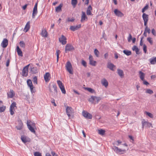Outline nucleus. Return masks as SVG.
I'll use <instances>...</instances> for the list:
<instances>
[{"label":"nucleus","mask_w":156,"mask_h":156,"mask_svg":"<svg viewBox=\"0 0 156 156\" xmlns=\"http://www.w3.org/2000/svg\"><path fill=\"white\" fill-rule=\"evenodd\" d=\"M27 125L29 130L32 133H35V131L34 130L33 127L35 126V124L33 123L30 121H27Z\"/></svg>","instance_id":"f257e3e1"},{"label":"nucleus","mask_w":156,"mask_h":156,"mask_svg":"<svg viewBox=\"0 0 156 156\" xmlns=\"http://www.w3.org/2000/svg\"><path fill=\"white\" fill-rule=\"evenodd\" d=\"M66 67L67 71L71 74H73V71L72 70L73 68L72 65L71 63L69 61H68L67 62Z\"/></svg>","instance_id":"f03ea898"},{"label":"nucleus","mask_w":156,"mask_h":156,"mask_svg":"<svg viewBox=\"0 0 156 156\" xmlns=\"http://www.w3.org/2000/svg\"><path fill=\"white\" fill-rule=\"evenodd\" d=\"M30 64L25 66L23 69L22 72V75L23 76L26 77L28 75V67Z\"/></svg>","instance_id":"7ed1b4c3"},{"label":"nucleus","mask_w":156,"mask_h":156,"mask_svg":"<svg viewBox=\"0 0 156 156\" xmlns=\"http://www.w3.org/2000/svg\"><path fill=\"white\" fill-rule=\"evenodd\" d=\"M151 125L152 124L151 123H150L146 121L144 119L142 121V126L143 129L144 127L149 128Z\"/></svg>","instance_id":"20e7f679"},{"label":"nucleus","mask_w":156,"mask_h":156,"mask_svg":"<svg viewBox=\"0 0 156 156\" xmlns=\"http://www.w3.org/2000/svg\"><path fill=\"white\" fill-rule=\"evenodd\" d=\"M82 115L85 118L88 119H91L92 117L91 114L85 111H83Z\"/></svg>","instance_id":"39448f33"},{"label":"nucleus","mask_w":156,"mask_h":156,"mask_svg":"<svg viewBox=\"0 0 156 156\" xmlns=\"http://www.w3.org/2000/svg\"><path fill=\"white\" fill-rule=\"evenodd\" d=\"M74 50V48L70 44H67L65 47V52L66 53L68 51H70Z\"/></svg>","instance_id":"423d86ee"},{"label":"nucleus","mask_w":156,"mask_h":156,"mask_svg":"<svg viewBox=\"0 0 156 156\" xmlns=\"http://www.w3.org/2000/svg\"><path fill=\"white\" fill-rule=\"evenodd\" d=\"M112 149L117 154H122V151H125L126 150L125 149L121 150L116 146H113L112 147Z\"/></svg>","instance_id":"0eeeda50"},{"label":"nucleus","mask_w":156,"mask_h":156,"mask_svg":"<svg viewBox=\"0 0 156 156\" xmlns=\"http://www.w3.org/2000/svg\"><path fill=\"white\" fill-rule=\"evenodd\" d=\"M59 41L63 45L66 44L67 43L66 38L63 35H62L61 37L59 38Z\"/></svg>","instance_id":"6e6552de"},{"label":"nucleus","mask_w":156,"mask_h":156,"mask_svg":"<svg viewBox=\"0 0 156 156\" xmlns=\"http://www.w3.org/2000/svg\"><path fill=\"white\" fill-rule=\"evenodd\" d=\"M114 12L115 15L118 16L122 17L124 16L123 14L118 9H115Z\"/></svg>","instance_id":"1a4fd4ad"},{"label":"nucleus","mask_w":156,"mask_h":156,"mask_svg":"<svg viewBox=\"0 0 156 156\" xmlns=\"http://www.w3.org/2000/svg\"><path fill=\"white\" fill-rule=\"evenodd\" d=\"M81 24H79L75 26H70V27L69 29L72 31H74L75 30H78L81 27Z\"/></svg>","instance_id":"9d476101"},{"label":"nucleus","mask_w":156,"mask_h":156,"mask_svg":"<svg viewBox=\"0 0 156 156\" xmlns=\"http://www.w3.org/2000/svg\"><path fill=\"white\" fill-rule=\"evenodd\" d=\"M21 139L22 142L24 143L29 142H30V138L27 137L26 136H21Z\"/></svg>","instance_id":"9b49d317"},{"label":"nucleus","mask_w":156,"mask_h":156,"mask_svg":"<svg viewBox=\"0 0 156 156\" xmlns=\"http://www.w3.org/2000/svg\"><path fill=\"white\" fill-rule=\"evenodd\" d=\"M8 45V40L6 38H4L1 43V45L3 48H6Z\"/></svg>","instance_id":"f8f14e48"},{"label":"nucleus","mask_w":156,"mask_h":156,"mask_svg":"<svg viewBox=\"0 0 156 156\" xmlns=\"http://www.w3.org/2000/svg\"><path fill=\"white\" fill-rule=\"evenodd\" d=\"M7 94L8 98H12L15 96V93L13 90H10Z\"/></svg>","instance_id":"ddd939ff"},{"label":"nucleus","mask_w":156,"mask_h":156,"mask_svg":"<svg viewBox=\"0 0 156 156\" xmlns=\"http://www.w3.org/2000/svg\"><path fill=\"white\" fill-rule=\"evenodd\" d=\"M72 108L70 107L67 106L66 108V113L69 117L70 116V114L72 113Z\"/></svg>","instance_id":"4468645a"},{"label":"nucleus","mask_w":156,"mask_h":156,"mask_svg":"<svg viewBox=\"0 0 156 156\" xmlns=\"http://www.w3.org/2000/svg\"><path fill=\"white\" fill-rule=\"evenodd\" d=\"M18 125L16 126V128L18 130H20L23 128V123L21 120H19L18 121Z\"/></svg>","instance_id":"2eb2a0df"},{"label":"nucleus","mask_w":156,"mask_h":156,"mask_svg":"<svg viewBox=\"0 0 156 156\" xmlns=\"http://www.w3.org/2000/svg\"><path fill=\"white\" fill-rule=\"evenodd\" d=\"M44 79L46 82H48L50 80V75L49 73H46L44 75Z\"/></svg>","instance_id":"dca6fc26"},{"label":"nucleus","mask_w":156,"mask_h":156,"mask_svg":"<svg viewBox=\"0 0 156 156\" xmlns=\"http://www.w3.org/2000/svg\"><path fill=\"white\" fill-rule=\"evenodd\" d=\"M82 15L81 17V22H82L83 21L85 20L86 19L87 20V17L86 16L85 13L84 12H82Z\"/></svg>","instance_id":"f3484780"},{"label":"nucleus","mask_w":156,"mask_h":156,"mask_svg":"<svg viewBox=\"0 0 156 156\" xmlns=\"http://www.w3.org/2000/svg\"><path fill=\"white\" fill-rule=\"evenodd\" d=\"M92 10V7L90 5L88 7L87 10V15H92L93 14L91 13V11Z\"/></svg>","instance_id":"a211bd4d"},{"label":"nucleus","mask_w":156,"mask_h":156,"mask_svg":"<svg viewBox=\"0 0 156 156\" xmlns=\"http://www.w3.org/2000/svg\"><path fill=\"white\" fill-rule=\"evenodd\" d=\"M117 73L119 75L121 78H122L124 77V73L123 71L119 69H117Z\"/></svg>","instance_id":"6ab92c4d"},{"label":"nucleus","mask_w":156,"mask_h":156,"mask_svg":"<svg viewBox=\"0 0 156 156\" xmlns=\"http://www.w3.org/2000/svg\"><path fill=\"white\" fill-rule=\"evenodd\" d=\"M101 83L103 86L106 87L108 86V82L105 79H104L101 81Z\"/></svg>","instance_id":"aec40b11"},{"label":"nucleus","mask_w":156,"mask_h":156,"mask_svg":"<svg viewBox=\"0 0 156 156\" xmlns=\"http://www.w3.org/2000/svg\"><path fill=\"white\" fill-rule=\"evenodd\" d=\"M115 67V66L111 63H108V64L107 67L111 70L114 71L113 68Z\"/></svg>","instance_id":"412c9836"},{"label":"nucleus","mask_w":156,"mask_h":156,"mask_svg":"<svg viewBox=\"0 0 156 156\" xmlns=\"http://www.w3.org/2000/svg\"><path fill=\"white\" fill-rule=\"evenodd\" d=\"M16 51L19 56L21 57L23 56L22 52L18 46L16 47Z\"/></svg>","instance_id":"4be33fe9"},{"label":"nucleus","mask_w":156,"mask_h":156,"mask_svg":"<svg viewBox=\"0 0 156 156\" xmlns=\"http://www.w3.org/2000/svg\"><path fill=\"white\" fill-rule=\"evenodd\" d=\"M63 4L61 3L59 6L55 8V11L56 12H60L62 11V7Z\"/></svg>","instance_id":"5701e85b"},{"label":"nucleus","mask_w":156,"mask_h":156,"mask_svg":"<svg viewBox=\"0 0 156 156\" xmlns=\"http://www.w3.org/2000/svg\"><path fill=\"white\" fill-rule=\"evenodd\" d=\"M132 49L133 51H135L136 54L138 55L139 54L140 49L136 46L135 45L134 46L132 47Z\"/></svg>","instance_id":"b1692460"},{"label":"nucleus","mask_w":156,"mask_h":156,"mask_svg":"<svg viewBox=\"0 0 156 156\" xmlns=\"http://www.w3.org/2000/svg\"><path fill=\"white\" fill-rule=\"evenodd\" d=\"M151 64L154 65L156 64V57H153L149 59Z\"/></svg>","instance_id":"393cba45"},{"label":"nucleus","mask_w":156,"mask_h":156,"mask_svg":"<svg viewBox=\"0 0 156 156\" xmlns=\"http://www.w3.org/2000/svg\"><path fill=\"white\" fill-rule=\"evenodd\" d=\"M37 13V8H34L33 13L32 15V17L33 18H34L35 16L36 15Z\"/></svg>","instance_id":"a878e982"},{"label":"nucleus","mask_w":156,"mask_h":156,"mask_svg":"<svg viewBox=\"0 0 156 156\" xmlns=\"http://www.w3.org/2000/svg\"><path fill=\"white\" fill-rule=\"evenodd\" d=\"M41 36L44 37H46L48 36L47 32L45 30H42L41 33Z\"/></svg>","instance_id":"bb28decb"},{"label":"nucleus","mask_w":156,"mask_h":156,"mask_svg":"<svg viewBox=\"0 0 156 156\" xmlns=\"http://www.w3.org/2000/svg\"><path fill=\"white\" fill-rule=\"evenodd\" d=\"M142 17L144 21H148V15L145 13H143L142 15Z\"/></svg>","instance_id":"cd10ccee"},{"label":"nucleus","mask_w":156,"mask_h":156,"mask_svg":"<svg viewBox=\"0 0 156 156\" xmlns=\"http://www.w3.org/2000/svg\"><path fill=\"white\" fill-rule=\"evenodd\" d=\"M31 72L33 74H35L38 72L37 68L36 67L31 68Z\"/></svg>","instance_id":"c85d7f7f"},{"label":"nucleus","mask_w":156,"mask_h":156,"mask_svg":"<svg viewBox=\"0 0 156 156\" xmlns=\"http://www.w3.org/2000/svg\"><path fill=\"white\" fill-rule=\"evenodd\" d=\"M139 74H140V77L141 80H144L145 74L141 71H139Z\"/></svg>","instance_id":"c756f323"},{"label":"nucleus","mask_w":156,"mask_h":156,"mask_svg":"<svg viewBox=\"0 0 156 156\" xmlns=\"http://www.w3.org/2000/svg\"><path fill=\"white\" fill-rule=\"evenodd\" d=\"M30 22L28 21L27 22L25 27L24 29V30H26V32H27L30 29Z\"/></svg>","instance_id":"7c9ffc66"},{"label":"nucleus","mask_w":156,"mask_h":156,"mask_svg":"<svg viewBox=\"0 0 156 156\" xmlns=\"http://www.w3.org/2000/svg\"><path fill=\"white\" fill-rule=\"evenodd\" d=\"M123 52L124 54L127 56L130 55L132 54L131 51L128 50H124L123 51Z\"/></svg>","instance_id":"2f4dec72"},{"label":"nucleus","mask_w":156,"mask_h":156,"mask_svg":"<svg viewBox=\"0 0 156 156\" xmlns=\"http://www.w3.org/2000/svg\"><path fill=\"white\" fill-rule=\"evenodd\" d=\"M85 89L86 90H87L88 91L92 93H93L95 92L94 90L91 88L85 87Z\"/></svg>","instance_id":"473e14b6"},{"label":"nucleus","mask_w":156,"mask_h":156,"mask_svg":"<svg viewBox=\"0 0 156 156\" xmlns=\"http://www.w3.org/2000/svg\"><path fill=\"white\" fill-rule=\"evenodd\" d=\"M89 101L95 104L96 103L94 102V101H95V96H92L89 99Z\"/></svg>","instance_id":"72a5a7b5"},{"label":"nucleus","mask_w":156,"mask_h":156,"mask_svg":"<svg viewBox=\"0 0 156 156\" xmlns=\"http://www.w3.org/2000/svg\"><path fill=\"white\" fill-rule=\"evenodd\" d=\"M98 133L101 135H104L105 133V131L101 129L98 130Z\"/></svg>","instance_id":"f704fd0d"},{"label":"nucleus","mask_w":156,"mask_h":156,"mask_svg":"<svg viewBox=\"0 0 156 156\" xmlns=\"http://www.w3.org/2000/svg\"><path fill=\"white\" fill-rule=\"evenodd\" d=\"M77 3V0H72L71 4L74 7H75Z\"/></svg>","instance_id":"c9c22d12"},{"label":"nucleus","mask_w":156,"mask_h":156,"mask_svg":"<svg viewBox=\"0 0 156 156\" xmlns=\"http://www.w3.org/2000/svg\"><path fill=\"white\" fill-rule=\"evenodd\" d=\"M57 83L59 88L64 86L62 82L59 80L57 81Z\"/></svg>","instance_id":"e433bc0d"},{"label":"nucleus","mask_w":156,"mask_h":156,"mask_svg":"<svg viewBox=\"0 0 156 156\" xmlns=\"http://www.w3.org/2000/svg\"><path fill=\"white\" fill-rule=\"evenodd\" d=\"M52 86L53 87L54 89V90L55 91L54 94L56 95L57 93V87L56 85L55 84H53Z\"/></svg>","instance_id":"4c0bfd02"},{"label":"nucleus","mask_w":156,"mask_h":156,"mask_svg":"<svg viewBox=\"0 0 156 156\" xmlns=\"http://www.w3.org/2000/svg\"><path fill=\"white\" fill-rule=\"evenodd\" d=\"M101 98L95 96V101H94V102H95L97 104L98 103L99 101L101 100Z\"/></svg>","instance_id":"58836bf2"},{"label":"nucleus","mask_w":156,"mask_h":156,"mask_svg":"<svg viewBox=\"0 0 156 156\" xmlns=\"http://www.w3.org/2000/svg\"><path fill=\"white\" fill-rule=\"evenodd\" d=\"M27 84L28 86L30 87L33 86L31 80L30 79H28L27 81Z\"/></svg>","instance_id":"ea45409f"},{"label":"nucleus","mask_w":156,"mask_h":156,"mask_svg":"<svg viewBox=\"0 0 156 156\" xmlns=\"http://www.w3.org/2000/svg\"><path fill=\"white\" fill-rule=\"evenodd\" d=\"M145 113L146 114L151 118H153L154 117L153 115L151 113L147 112H145Z\"/></svg>","instance_id":"a19ab883"},{"label":"nucleus","mask_w":156,"mask_h":156,"mask_svg":"<svg viewBox=\"0 0 156 156\" xmlns=\"http://www.w3.org/2000/svg\"><path fill=\"white\" fill-rule=\"evenodd\" d=\"M94 53L96 55V57H99V52L98 51L97 49H95L94 50Z\"/></svg>","instance_id":"79ce46f5"},{"label":"nucleus","mask_w":156,"mask_h":156,"mask_svg":"<svg viewBox=\"0 0 156 156\" xmlns=\"http://www.w3.org/2000/svg\"><path fill=\"white\" fill-rule=\"evenodd\" d=\"M16 104L15 102H13L11 104V105H10V108H11L12 109H13L15 107L16 108Z\"/></svg>","instance_id":"37998d69"},{"label":"nucleus","mask_w":156,"mask_h":156,"mask_svg":"<svg viewBox=\"0 0 156 156\" xmlns=\"http://www.w3.org/2000/svg\"><path fill=\"white\" fill-rule=\"evenodd\" d=\"M20 45L21 47L24 48L25 47V44L24 41H21L20 42Z\"/></svg>","instance_id":"c03bdc74"},{"label":"nucleus","mask_w":156,"mask_h":156,"mask_svg":"<svg viewBox=\"0 0 156 156\" xmlns=\"http://www.w3.org/2000/svg\"><path fill=\"white\" fill-rule=\"evenodd\" d=\"M32 81L34 83H35L36 84H37V77L36 76H35L34 77H33Z\"/></svg>","instance_id":"a18cd8bd"},{"label":"nucleus","mask_w":156,"mask_h":156,"mask_svg":"<svg viewBox=\"0 0 156 156\" xmlns=\"http://www.w3.org/2000/svg\"><path fill=\"white\" fill-rule=\"evenodd\" d=\"M146 93L150 94H152L153 93V91L152 90L150 89H147L146 91Z\"/></svg>","instance_id":"49530a36"},{"label":"nucleus","mask_w":156,"mask_h":156,"mask_svg":"<svg viewBox=\"0 0 156 156\" xmlns=\"http://www.w3.org/2000/svg\"><path fill=\"white\" fill-rule=\"evenodd\" d=\"M147 40L150 43L151 45H152L153 44V41L152 40V38L150 37H147Z\"/></svg>","instance_id":"de8ad7c7"},{"label":"nucleus","mask_w":156,"mask_h":156,"mask_svg":"<svg viewBox=\"0 0 156 156\" xmlns=\"http://www.w3.org/2000/svg\"><path fill=\"white\" fill-rule=\"evenodd\" d=\"M148 5H147L146 6L142 9V12L144 13L145 11L148 9Z\"/></svg>","instance_id":"09e8293b"},{"label":"nucleus","mask_w":156,"mask_h":156,"mask_svg":"<svg viewBox=\"0 0 156 156\" xmlns=\"http://www.w3.org/2000/svg\"><path fill=\"white\" fill-rule=\"evenodd\" d=\"M60 90H61L62 93L63 94H65L66 93V91L65 90L64 87L63 86L62 87H60Z\"/></svg>","instance_id":"8fccbe9b"},{"label":"nucleus","mask_w":156,"mask_h":156,"mask_svg":"<svg viewBox=\"0 0 156 156\" xmlns=\"http://www.w3.org/2000/svg\"><path fill=\"white\" fill-rule=\"evenodd\" d=\"M29 87L30 88V90H31V92L32 93H34L35 92V88H34V87H33V86H31Z\"/></svg>","instance_id":"3c124183"},{"label":"nucleus","mask_w":156,"mask_h":156,"mask_svg":"<svg viewBox=\"0 0 156 156\" xmlns=\"http://www.w3.org/2000/svg\"><path fill=\"white\" fill-rule=\"evenodd\" d=\"M34 156H42L41 154L39 152H35L34 153Z\"/></svg>","instance_id":"603ef678"},{"label":"nucleus","mask_w":156,"mask_h":156,"mask_svg":"<svg viewBox=\"0 0 156 156\" xmlns=\"http://www.w3.org/2000/svg\"><path fill=\"white\" fill-rule=\"evenodd\" d=\"M5 109V106H3L0 107V112H4Z\"/></svg>","instance_id":"864d4df0"},{"label":"nucleus","mask_w":156,"mask_h":156,"mask_svg":"<svg viewBox=\"0 0 156 156\" xmlns=\"http://www.w3.org/2000/svg\"><path fill=\"white\" fill-rule=\"evenodd\" d=\"M89 64H93V63H92L91 61L93 60V56L91 55H90L89 56Z\"/></svg>","instance_id":"5fc2aeb1"},{"label":"nucleus","mask_w":156,"mask_h":156,"mask_svg":"<svg viewBox=\"0 0 156 156\" xmlns=\"http://www.w3.org/2000/svg\"><path fill=\"white\" fill-rule=\"evenodd\" d=\"M81 64L84 67H87V63L84 60H82Z\"/></svg>","instance_id":"6e6d98bb"},{"label":"nucleus","mask_w":156,"mask_h":156,"mask_svg":"<svg viewBox=\"0 0 156 156\" xmlns=\"http://www.w3.org/2000/svg\"><path fill=\"white\" fill-rule=\"evenodd\" d=\"M74 20L75 19L74 18H72L70 19V18L69 17L68 18L67 21V22H73L74 21Z\"/></svg>","instance_id":"4d7b16f0"},{"label":"nucleus","mask_w":156,"mask_h":156,"mask_svg":"<svg viewBox=\"0 0 156 156\" xmlns=\"http://www.w3.org/2000/svg\"><path fill=\"white\" fill-rule=\"evenodd\" d=\"M147 47L145 44L143 45V50L144 52L146 53L147 51Z\"/></svg>","instance_id":"13d9d810"},{"label":"nucleus","mask_w":156,"mask_h":156,"mask_svg":"<svg viewBox=\"0 0 156 156\" xmlns=\"http://www.w3.org/2000/svg\"><path fill=\"white\" fill-rule=\"evenodd\" d=\"M91 62L92 63H93V64H90V65L91 66H96V63H97V62L96 61H94L93 60L91 61Z\"/></svg>","instance_id":"bf43d9fd"},{"label":"nucleus","mask_w":156,"mask_h":156,"mask_svg":"<svg viewBox=\"0 0 156 156\" xmlns=\"http://www.w3.org/2000/svg\"><path fill=\"white\" fill-rule=\"evenodd\" d=\"M144 30H146V33H147L148 34H149L150 33V29L148 27H147V28H145Z\"/></svg>","instance_id":"052dcab7"},{"label":"nucleus","mask_w":156,"mask_h":156,"mask_svg":"<svg viewBox=\"0 0 156 156\" xmlns=\"http://www.w3.org/2000/svg\"><path fill=\"white\" fill-rule=\"evenodd\" d=\"M151 33L153 34V35H154L155 36H156V31L154 29H152Z\"/></svg>","instance_id":"680f3d73"},{"label":"nucleus","mask_w":156,"mask_h":156,"mask_svg":"<svg viewBox=\"0 0 156 156\" xmlns=\"http://www.w3.org/2000/svg\"><path fill=\"white\" fill-rule=\"evenodd\" d=\"M122 143V141L120 140H118L115 142V144L119 146V144Z\"/></svg>","instance_id":"e2e57ef3"},{"label":"nucleus","mask_w":156,"mask_h":156,"mask_svg":"<svg viewBox=\"0 0 156 156\" xmlns=\"http://www.w3.org/2000/svg\"><path fill=\"white\" fill-rule=\"evenodd\" d=\"M132 39V36L131 34H129V36L128 38V41L129 42L130 40Z\"/></svg>","instance_id":"0e129e2a"},{"label":"nucleus","mask_w":156,"mask_h":156,"mask_svg":"<svg viewBox=\"0 0 156 156\" xmlns=\"http://www.w3.org/2000/svg\"><path fill=\"white\" fill-rule=\"evenodd\" d=\"M143 82V83L144 84H145L146 85H147L149 84V83H148L147 81L145 80H142Z\"/></svg>","instance_id":"69168bd1"},{"label":"nucleus","mask_w":156,"mask_h":156,"mask_svg":"<svg viewBox=\"0 0 156 156\" xmlns=\"http://www.w3.org/2000/svg\"><path fill=\"white\" fill-rule=\"evenodd\" d=\"M9 62H10V60L9 59H8L7 60L6 63V66L7 67H8L9 66Z\"/></svg>","instance_id":"338daca9"},{"label":"nucleus","mask_w":156,"mask_h":156,"mask_svg":"<svg viewBox=\"0 0 156 156\" xmlns=\"http://www.w3.org/2000/svg\"><path fill=\"white\" fill-rule=\"evenodd\" d=\"M51 153L53 156H58V155L56 154L55 152L52 151Z\"/></svg>","instance_id":"774afa93"}]
</instances>
